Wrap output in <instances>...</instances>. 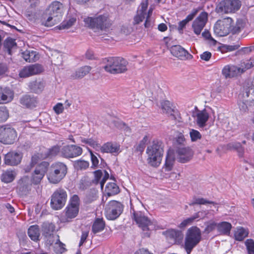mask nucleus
Instances as JSON below:
<instances>
[{"mask_svg":"<svg viewBox=\"0 0 254 254\" xmlns=\"http://www.w3.org/2000/svg\"><path fill=\"white\" fill-rule=\"evenodd\" d=\"M85 26L95 32L107 31L113 24L108 13L97 14L94 17H87L83 20Z\"/></svg>","mask_w":254,"mask_h":254,"instance_id":"nucleus-1","label":"nucleus"},{"mask_svg":"<svg viewBox=\"0 0 254 254\" xmlns=\"http://www.w3.org/2000/svg\"><path fill=\"white\" fill-rule=\"evenodd\" d=\"M147 162L153 167L158 166L161 162L164 152V144L158 139L153 140L146 149Z\"/></svg>","mask_w":254,"mask_h":254,"instance_id":"nucleus-2","label":"nucleus"},{"mask_svg":"<svg viewBox=\"0 0 254 254\" xmlns=\"http://www.w3.org/2000/svg\"><path fill=\"white\" fill-rule=\"evenodd\" d=\"M64 5L58 1L52 2L47 7L46 14L48 16L45 21V25L52 26L59 22L64 13Z\"/></svg>","mask_w":254,"mask_h":254,"instance_id":"nucleus-3","label":"nucleus"},{"mask_svg":"<svg viewBox=\"0 0 254 254\" xmlns=\"http://www.w3.org/2000/svg\"><path fill=\"white\" fill-rule=\"evenodd\" d=\"M239 106L240 110L243 112H247L250 107L254 104V78L248 82L244 92L239 96Z\"/></svg>","mask_w":254,"mask_h":254,"instance_id":"nucleus-4","label":"nucleus"},{"mask_svg":"<svg viewBox=\"0 0 254 254\" xmlns=\"http://www.w3.org/2000/svg\"><path fill=\"white\" fill-rule=\"evenodd\" d=\"M67 167L64 163L57 162L51 166L48 174V179L52 184L59 183L66 175Z\"/></svg>","mask_w":254,"mask_h":254,"instance_id":"nucleus-5","label":"nucleus"},{"mask_svg":"<svg viewBox=\"0 0 254 254\" xmlns=\"http://www.w3.org/2000/svg\"><path fill=\"white\" fill-rule=\"evenodd\" d=\"M201 240V231L197 227L190 228L187 231L185 240V248L187 254H190L192 250Z\"/></svg>","mask_w":254,"mask_h":254,"instance_id":"nucleus-6","label":"nucleus"},{"mask_svg":"<svg viewBox=\"0 0 254 254\" xmlns=\"http://www.w3.org/2000/svg\"><path fill=\"white\" fill-rule=\"evenodd\" d=\"M79 197L77 195H73L64 210V216L62 217V221L64 223L69 222L76 217L79 212Z\"/></svg>","mask_w":254,"mask_h":254,"instance_id":"nucleus-7","label":"nucleus"},{"mask_svg":"<svg viewBox=\"0 0 254 254\" xmlns=\"http://www.w3.org/2000/svg\"><path fill=\"white\" fill-rule=\"evenodd\" d=\"M131 214L132 219L135 221L138 226L143 231H147L144 233V236L148 237H149L150 227L152 226L151 221L141 211H136L132 209L131 211Z\"/></svg>","mask_w":254,"mask_h":254,"instance_id":"nucleus-8","label":"nucleus"},{"mask_svg":"<svg viewBox=\"0 0 254 254\" xmlns=\"http://www.w3.org/2000/svg\"><path fill=\"white\" fill-rule=\"evenodd\" d=\"M67 193L62 188L57 189L51 196V206L55 210L61 209L65 205L67 199Z\"/></svg>","mask_w":254,"mask_h":254,"instance_id":"nucleus-9","label":"nucleus"},{"mask_svg":"<svg viewBox=\"0 0 254 254\" xmlns=\"http://www.w3.org/2000/svg\"><path fill=\"white\" fill-rule=\"evenodd\" d=\"M123 209L121 203L116 200L110 201L105 207L106 217L109 220H115L123 212Z\"/></svg>","mask_w":254,"mask_h":254,"instance_id":"nucleus-10","label":"nucleus"},{"mask_svg":"<svg viewBox=\"0 0 254 254\" xmlns=\"http://www.w3.org/2000/svg\"><path fill=\"white\" fill-rule=\"evenodd\" d=\"M17 138V132L9 125H3L0 127V141L3 144H11Z\"/></svg>","mask_w":254,"mask_h":254,"instance_id":"nucleus-11","label":"nucleus"},{"mask_svg":"<svg viewBox=\"0 0 254 254\" xmlns=\"http://www.w3.org/2000/svg\"><path fill=\"white\" fill-rule=\"evenodd\" d=\"M232 23V19L229 17L218 20L214 26V33L220 37L227 35L231 31Z\"/></svg>","mask_w":254,"mask_h":254,"instance_id":"nucleus-12","label":"nucleus"},{"mask_svg":"<svg viewBox=\"0 0 254 254\" xmlns=\"http://www.w3.org/2000/svg\"><path fill=\"white\" fill-rule=\"evenodd\" d=\"M241 5L239 0H222L217 5V9L218 12L234 13L240 9Z\"/></svg>","mask_w":254,"mask_h":254,"instance_id":"nucleus-13","label":"nucleus"},{"mask_svg":"<svg viewBox=\"0 0 254 254\" xmlns=\"http://www.w3.org/2000/svg\"><path fill=\"white\" fill-rule=\"evenodd\" d=\"M49 167V163L46 161H43L39 164L31 175V182L32 184H39L47 172Z\"/></svg>","mask_w":254,"mask_h":254,"instance_id":"nucleus-14","label":"nucleus"},{"mask_svg":"<svg viewBox=\"0 0 254 254\" xmlns=\"http://www.w3.org/2000/svg\"><path fill=\"white\" fill-rule=\"evenodd\" d=\"M208 20V14L205 11L201 12L192 23V29L195 34H200Z\"/></svg>","mask_w":254,"mask_h":254,"instance_id":"nucleus-15","label":"nucleus"},{"mask_svg":"<svg viewBox=\"0 0 254 254\" xmlns=\"http://www.w3.org/2000/svg\"><path fill=\"white\" fill-rule=\"evenodd\" d=\"M83 152L82 148L76 145H68L61 149L62 155L66 158H72L80 156Z\"/></svg>","mask_w":254,"mask_h":254,"instance_id":"nucleus-16","label":"nucleus"},{"mask_svg":"<svg viewBox=\"0 0 254 254\" xmlns=\"http://www.w3.org/2000/svg\"><path fill=\"white\" fill-rule=\"evenodd\" d=\"M42 235L46 239L47 244L51 245L54 242V232L56 229L54 224L49 222H44L42 225Z\"/></svg>","mask_w":254,"mask_h":254,"instance_id":"nucleus-17","label":"nucleus"},{"mask_svg":"<svg viewBox=\"0 0 254 254\" xmlns=\"http://www.w3.org/2000/svg\"><path fill=\"white\" fill-rule=\"evenodd\" d=\"M42 66L38 64H32L24 66L19 72V76L21 78H26L42 72Z\"/></svg>","mask_w":254,"mask_h":254,"instance_id":"nucleus-18","label":"nucleus"},{"mask_svg":"<svg viewBox=\"0 0 254 254\" xmlns=\"http://www.w3.org/2000/svg\"><path fill=\"white\" fill-rule=\"evenodd\" d=\"M148 6L147 0H143L138 7L137 10V14L134 17V21L135 24H139L140 22L142 21L145 17L150 18L152 13V9L150 8L146 13V11Z\"/></svg>","mask_w":254,"mask_h":254,"instance_id":"nucleus-19","label":"nucleus"},{"mask_svg":"<svg viewBox=\"0 0 254 254\" xmlns=\"http://www.w3.org/2000/svg\"><path fill=\"white\" fill-rule=\"evenodd\" d=\"M23 157L21 152L10 151L4 156V163L9 166H17L20 163Z\"/></svg>","mask_w":254,"mask_h":254,"instance_id":"nucleus-20","label":"nucleus"},{"mask_svg":"<svg viewBox=\"0 0 254 254\" xmlns=\"http://www.w3.org/2000/svg\"><path fill=\"white\" fill-rule=\"evenodd\" d=\"M170 52L173 56L181 60H190L192 58V56L180 45L172 46Z\"/></svg>","mask_w":254,"mask_h":254,"instance_id":"nucleus-21","label":"nucleus"},{"mask_svg":"<svg viewBox=\"0 0 254 254\" xmlns=\"http://www.w3.org/2000/svg\"><path fill=\"white\" fill-rule=\"evenodd\" d=\"M177 153L178 161L182 163L189 161L193 156V152L189 147H179L177 150Z\"/></svg>","mask_w":254,"mask_h":254,"instance_id":"nucleus-22","label":"nucleus"},{"mask_svg":"<svg viewBox=\"0 0 254 254\" xmlns=\"http://www.w3.org/2000/svg\"><path fill=\"white\" fill-rule=\"evenodd\" d=\"M193 117L195 118L197 125L200 127H203L206 125L209 115L206 110H203L198 111Z\"/></svg>","mask_w":254,"mask_h":254,"instance_id":"nucleus-23","label":"nucleus"},{"mask_svg":"<svg viewBox=\"0 0 254 254\" xmlns=\"http://www.w3.org/2000/svg\"><path fill=\"white\" fill-rule=\"evenodd\" d=\"M239 67L234 65H227L224 67L222 72L225 77H233L241 75Z\"/></svg>","mask_w":254,"mask_h":254,"instance_id":"nucleus-24","label":"nucleus"},{"mask_svg":"<svg viewBox=\"0 0 254 254\" xmlns=\"http://www.w3.org/2000/svg\"><path fill=\"white\" fill-rule=\"evenodd\" d=\"M128 62L125 59L121 57H117L116 68L113 71H115V74H119L125 72L127 71V65Z\"/></svg>","mask_w":254,"mask_h":254,"instance_id":"nucleus-25","label":"nucleus"},{"mask_svg":"<svg viewBox=\"0 0 254 254\" xmlns=\"http://www.w3.org/2000/svg\"><path fill=\"white\" fill-rule=\"evenodd\" d=\"M103 153H118L119 152L120 147L117 144L112 142H107L99 147Z\"/></svg>","mask_w":254,"mask_h":254,"instance_id":"nucleus-26","label":"nucleus"},{"mask_svg":"<svg viewBox=\"0 0 254 254\" xmlns=\"http://www.w3.org/2000/svg\"><path fill=\"white\" fill-rule=\"evenodd\" d=\"M161 108L163 113L169 115L173 120H176L177 112L172 108V104L169 101H163L161 102Z\"/></svg>","mask_w":254,"mask_h":254,"instance_id":"nucleus-27","label":"nucleus"},{"mask_svg":"<svg viewBox=\"0 0 254 254\" xmlns=\"http://www.w3.org/2000/svg\"><path fill=\"white\" fill-rule=\"evenodd\" d=\"M20 102L23 106L31 108L36 106L37 100L33 96L25 95L20 98Z\"/></svg>","mask_w":254,"mask_h":254,"instance_id":"nucleus-28","label":"nucleus"},{"mask_svg":"<svg viewBox=\"0 0 254 254\" xmlns=\"http://www.w3.org/2000/svg\"><path fill=\"white\" fill-rule=\"evenodd\" d=\"M91 69V67L90 66L85 65L81 67L72 73L71 78L72 79L82 78L87 74Z\"/></svg>","mask_w":254,"mask_h":254,"instance_id":"nucleus-29","label":"nucleus"},{"mask_svg":"<svg viewBox=\"0 0 254 254\" xmlns=\"http://www.w3.org/2000/svg\"><path fill=\"white\" fill-rule=\"evenodd\" d=\"M116 60L117 57H110L104 60L105 65L103 68L106 72L115 74V71H113V70L116 68Z\"/></svg>","mask_w":254,"mask_h":254,"instance_id":"nucleus-30","label":"nucleus"},{"mask_svg":"<svg viewBox=\"0 0 254 254\" xmlns=\"http://www.w3.org/2000/svg\"><path fill=\"white\" fill-rule=\"evenodd\" d=\"M28 235L33 241L38 242L40 240V230L37 225H32L28 229Z\"/></svg>","mask_w":254,"mask_h":254,"instance_id":"nucleus-31","label":"nucleus"},{"mask_svg":"<svg viewBox=\"0 0 254 254\" xmlns=\"http://www.w3.org/2000/svg\"><path fill=\"white\" fill-rule=\"evenodd\" d=\"M16 175L17 173L15 170H7L1 174V180L5 183H11L14 180Z\"/></svg>","mask_w":254,"mask_h":254,"instance_id":"nucleus-32","label":"nucleus"},{"mask_svg":"<svg viewBox=\"0 0 254 254\" xmlns=\"http://www.w3.org/2000/svg\"><path fill=\"white\" fill-rule=\"evenodd\" d=\"M175 161V155L173 150H169L166 157L165 168L166 171L172 170Z\"/></svg>","mask_w":254,"mask_h":254,"instance_id":"nucleus-33","label":"nucleus"},{"mask_svg":"<svg viewBox=\"0 0 254 254\" xmlns=\"http://www.w3.org/2000/svg\"><path fill=\"white\" fill-rule=\"evenodd\" d=\"M13 97V93L9 89H4L0 92V103H7L11 101Z\"/></svg>","mask_w":254,"mask_h":254,"instance_id":"nucleus-34","label":"nucleus"},{"mask_svg":"<svg viewBox=\"0 0 254 254\" xmlns=\"http://www.w3.org/2000/svg\"><path fill=\"white\" fill-rule=\"evenodd\" d=\"M167 234L169 237L174 240L176 243H181L183 239V234L180 231L171 229L168 231Z\"/></svg>","mask_w":254,"mask_h":254,"instance_id":"nucleus-35","label":"nucleus"},{"mask_svg":"<svg viewBox=\"0 0 254 254\" xmlns=\"http://www.w3.org/2000/svg\"><path fill=\"white\" fill-rule=\"evenodd\" d=\"M105 223L102 218H97L92 225V230L94 233L101 232L104 229Z\"/></svg>","mask_w":254,"mask_h":254,"instance_id":"nucleus-36","label":"nucleus"},{"mask_svg":"<svg viewBox=\"0 0 254 254\" xmlns=\"http://www.w3.org/2000/svg\"><path fill=\"white\" fill-rule=\"evenodd\" d=\"M197 12L198 10L197 9H193V11L190 14H189L185 19L183 20L179 23L178 29L180 32L183 30V29L185 27L186 24L189 21L192 20Z\"/></svg>","mask_w":254,"mask_h":254,"instance_id":"nucleus-37","label":"nucleus"},{"mask_svg":"<svg viewBox=\"0 0 254 254\" xmlns=\"http://www.w3.org/2000/svg\"><path fill=\"white\" fill-rule=\"evenodd\" d=\"M232 225L227 222H222L217 223V230L222 234L228 235L230 233Z\"/></svg>","mask_w":254,"mask_h":254,"instance_id":"nucleus-38","label":"nucleus"},{"mask_svg":"<svg viewBox=\"0 0 254 254\" xmlns=\"http://www.w3.org/2000/svg\"><path fill=\"white\" fill-rule=\"evenodd\" d=\"M105 191L108 196L115 195L120 192L119 187L115 183H109L106 186Z\"/></svg>","mask_w":254,"mask_h":254,"instance_id":"nucleus-39","label":"nucleus"},{"mask_svg":"<svg viewBox=\"0 0 254 254\" xmlns=\"http://www.w3.org/2000/svg\"><path fill=\"white\" fill-rule=\"evenodd\" d=\"M245 23L243 20L238 19L234 25L231 24V31L233 34L240 33L245 27Z\"/></svg>","mask_w":254,"mask_h":254,"instance_id":"nucleus-40","label":"nucleus"},{"mask_svg":"<svg viewBox=\"0 0 254 254\" xmlns=\"http://www.w3.org/2000/svg\"><path fill=\"white\" fill-rule=\"evenodd\" d=\"M254 65V60L250 59L249 60H247L244 62H242L239 64V68L241 73H243L247 70L250 69Z\"/></svg>","mask_w":254,"mask_h":254,"instance_id":"nucleus-41","label":"nucleus"},{"mask_svg":"<svg viewBox=\"0 0 254 254\" xmlns=\"http://www.w3.org/2000/svg\"><path fill=\"white\" fill-rule=\"evenodd\" d=\"M22 57L24 60L27 62H35L37 59L36 53L33 51L26 50L22 53Z\"/></svg>","mask_w":254,"mask_h":254,"instance_id":"nucleus-42","label":"nucleus"},{"mask_svg":"<svg viewBox=\"0 0 254 254\" xmlns=\"http://www.w3.org/2000/svg\"><path fill=\"white\" fill-rule=\"evenodd\" d=\"M213 204L216 205L217 203L211 201H209L202 197H196L194 196L191 201L189 203L190 206H192L195 204Z\"/></svg>","mask_w":254,"mask_h":254,"instance_id":"nucleus-43","label":"nucleus"},{"mask_svg":"<svg viewBox=\"0 0 254 254\" xmlns=\"http://www.w3.org/2000/svg\"><path fill=\"white\" fill-rule=\"evenodd\" d=\"M73 166L77 170H84L89 167V163L88 161L79 159L73 162Z\"/></svg>","mask_w":254,"mask_h":254,"instance_id":"nucleus-44","label":"nucleus"},{"mask_svg":"<svg viewBox=\"0 0 254 254\" xmlns=\"http://www.w3.org/2000/svg\"><path fill=\"white\" fill-rule=\"evenodd\" d=\"M76 20V19L74 17H71L69 19L65 20L58 26V29L60 30L67 29L74 24Z\"/></svg>","mask_w":254,"mask_h":254,"instance_id":"nucleus-45","label":"nucleus"},{"mask_svg":"<svg viewBox=\"0 0 254 254\" xmlns=\"http://www.w3.org/2000/svg\"><path fill=\"white\" fill-rule=\"evenodd\" d=\"M29 86L30 89L35 93L41 92L44 87L43 82L37 81H34L30 82Z\"/></svg>","mask_w":254,"mask_h":254,"instance_id":"nucleus-46","label":"nucleus"},{"mask_svg":"<svg viewBox=\"0 0 254 254\" xmlns=\"http://www.w3.org/2000/svg\"><path fill=\"white\" fill-rule=\"evenodd\" d=\"M60 148L59 146H54L52 147L47 149L45 152V154L43 158H46L48 157H52L56 156L60 152Z\"/></svg>","mask_w":254,"mask_h":254,"instance_id":"nucleus-47","label":"nucleus"},{"mask_svg":"<svg viewBox=\"0 0 254 254\" xmlns=\"http://www.w3.org/2000/svg\"><path fill=\"white\" fill-rule=\"evenodd\" d=\"M248 231L244 228L241 227L238 228L235 233V237L238 241H242L248 235Z\"/></svg>","mask_w":254,"mask_h":254,"instance_id":"nucleus-48","label":"nucleus"},{"mask_svg":"<svg viewBox=\"0 0 254 254\" xmlns=\"http://www.w3.org/2000/svg\"><path fill=\"white\" fill-rule=\"evenodd\" d=\"M16 47L15 40L12 38H7L4 42V47L6 49L8 54H11V50Z\"/></svg>","mask_w":254,"mask_h":254,"instance_id":"nucleus-49","label":"nucleus"},{"mask_svg":"<svg viewBox=\"0 0 254 254\" xmlns=\"http://www.w3.org/2000/svg\"><path fill=\"white\" fill-rule=\"evenodd\" d=\"M80 141L82 143L87 144L94 148H97L100 147V144L98 141L92 138H86L80 137Z\"/></svg>","mask_w":254,"mask_h":254,"instance_id":"nucleus-50","label":"nucleus"},{"mask_svg":"<svg viewBox=\"0 0 254 254\" xmlns=\"http://www.w3.org/2000/svg\"><path fill=\"white\" fill-rule=\"evenodd\" d=\"M190 136L192 142H196L201 139L202 137L201 134L198 130L192 128L190 130Z\"/></svg>","mask_w":254,"mask_h":254,"instance_id":"nucleus-51","label":"nucleus"},{"mask_svg":"<svg viewBox=\"0 0 254 254\" xmlns=\"http://www.w3.org/2000/svg\"><path fill=\"white\" fill-rule=\"evenodd\" d=\"M249 254H254V241L252 239H248L245 242Z\"/></svg>","mask_w":254,"mask_h":254,"instance_id":"nucleus-52","label":"nucleus"},{"mask_svg":"<svg viewBox=\"0 0 254 254\" xmlns=\"http://www.w3.org/2000/svg\"><path fill=\"white\" fill-rule=\"evenodd\" d=\"M8 117V113L5 107H0V122L5 121Z\"/></svg>","mask_w":254,"mask_h":254,"instance_id":"nucleus-53","label":"nucleus"},{"mask_svg":"<svg viewBox=\"0 0 254 254\" xmlns=\"http://www.w3.org/2000/svg\"><path fill=\"white\" fill-rule=\"evenodd\" d=\"M195 220L193 215L191 217L187 218L186 219L183 221L180 224L179 227L180 228H184L188 225H190Z\"/></svg>","mask_w":254,"mask_h":254,"instance_id":"nucleus-54","label":"nucleus"},{"mask_svg":"<svg viewBox=\"0 0 254 254\" xmlns=\"http://www.w3.org/2000/svg\"><path fill=\"white\" fill-rule=\"evenodd\" d=\"M211 139L209 135H204L201 138L200 144L202 146H206L211 144Z\"/></svg>","mask_w":254,"mask_h":254,"instance_id":"nucleus-55","label":"nucleus"},{"mask_svg":"<svg viewBox=\"0 0 254 254\" xmlns=\"http://www.w3.org/2000/svg\"><path fill=\"white\" fill-rule=\"evenodd\" d=\"M202 36L205 39L211 42L213 45H215L216 43V41L212 37L210 33L208 30L205 29L202 33Z\"/></svg>","mask_w":254,"mask_h":254,"instance_id":"nucleus-56","label":"nucleus"},{"mask_svg":"<svg viewBox=\"0 0 254 254\" xmlns=\"http://www.w3.org/2000/svg\"><path fill=\"white\" fill-rule=\"evenodd\" d=\"M215 228H217V223L211 221L207 225L204 231L207 233H209L214 230Z\"/></svg>","mask_w":254,"mask_h":254,"instance_id":"nucleus-57","label":"nucleus"},{"mask_svg":"<svg viewBox=\"0 0 254 254\" xmlns=\"http://www.w3.org/2000/svg\"><path fill=\"white\" fill-rule=\"evenodd\" d=\"M90 154L91 156V160L92 162V168H96L97 167L99 164V160L97 158V156L93 154L92 151L90 150Z\"/></svg>","mask_w":254,"mask_h":254,"instance_id":"nucleus-58","label":"nucleus"},{"mask_svg":"<svg viewBox=\"0 0 254 254\" xmlns=\"http://www.w3.org/2000/svg\"><path fill=\"white\" fill-rule=\"evenodd\" d=\"M102 172L100 170H97L94 172L95 178L93 180V183L98 184L99 182L101 177H102Z\"/></svg>","mask_w":254,"mask_h":254,"instance_id":"nucleus-59","label":"nucleus"},{"mask_svg":"<svg viewBox=\"0 0 254 254\" xmlns=\"http://www.w3.org/2000/svg\"><path fill=\"white\" fill-rule=\"evenodd\" d=\"M208 214L207 211H200L195 213L193 214L194 218L196 219H202L204 218Z\"/></svg>","mask_w":254,"mask_h":254,"instance_id":"nucleus-60","label":"nucleus"},{"mask_svg":"<svg viewBox=\"0 0 254 254\" xmlns=\"http://www.w3.org/2000/svg\"><path fill=\"white\" fill-rule=\"evenodd\" d=\"M176 142L178 144L184 145L186 142L184 135L182 133H179L176 138Z\"/></svg>","mask_w":254,"mask_h":254,"instance_id":"nucleus-61","label":"nucleus"},{"mask_svg":"<svg viewBox=\"0 0 254 254\" xmlns=\"http://www.w3.org/2000/svg\"><path fill=\"white\" fill-rule=\"evenodd\" d=\"M212 56L211 53L208 51H205L200 55V59L205 61H208Z\"/></svg>","mask_w":254,"mask_h":254,"instance_id":"nucleus-62","label":"nucleus"},{"mask_svg":"<svg viewBox=\"0 0 254 254\" xmlns=\"http://www.w3.org/2000/svg\"><path fill=\"white\" fill-rule=\"evenodd\" d=\"M97 198L96 193H88L86 197L85 200L86 202L87 203H91L92 201L95 200Z\"/></svg>","mask_w":254,"mask_h":254,"instance_id":"nucleus-63","label":"nucleus"},{"mask_svg":"<svg viewBox=\"0 0 254 254\" xmlns=\"http://www.w3.org/2000/svg\"><path fill=\"white\" fill-rule=\"evenodd\" d=\"M64 110L63 105L62 103H58L56 106L54 107V110L58 114H61L63 112Z\"/></svg>","mask_w":254,"mask_h":254,"instance_id":"nucleus-64","label":"nucleus"}]
</instances>
